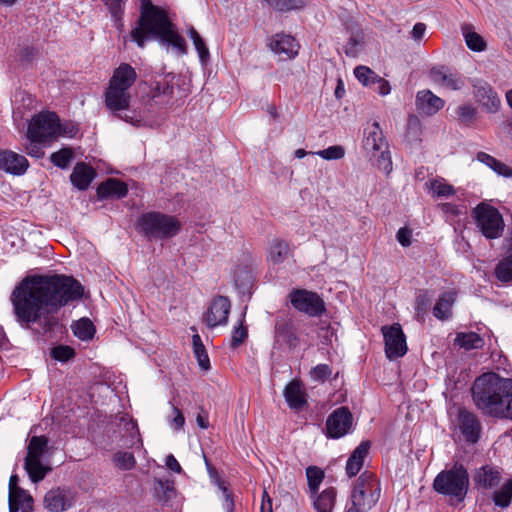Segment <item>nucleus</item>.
<instances>
[{
	"label": "nucleus",
	"instance_id": "obj_1",
	"mask_svg": "<svg viewBox=\"0 0 512 512\" xmlns=\"http://www.w3.org/2000/svg\"><path fill=\"white\" fill-rule=\"evenodd\" d=\"M83 286L72 276L32 275L13 289L10 301L16 321L25 328L41 320L46 308L57 310L83 296Z\"/></svg>",
	"mask_w": 512,
	"mask_h": 512
},
{
	"label": "nucleus",
	"instance_id": "obj_2",
	"mask_svg": "<svg viewBox=\"0 0 512 512\" xmlns=\"http://www.w3.org/2000/svg\"><path fill=\"white\" fill-rule=\"evenodd\" d=\"M130 39L141 48L147 41L157 39L160 44L171 46L176 54H187L185 39L178 33L166 11L154 5L151 0H141L139 23L130 31Z\"/></svg>",
	"mask_w": 512,
	"mask_h": 512
},
{
	"label": "nucleus",
	"instance_id": "obj_3",
	"mask_svg": "<svg viewBox=\"0 0 512 512\" xmlns=\"http://www.w3.org/2000/svg\"><path fill=\"white\" fill-rule=\"evenodd\" d=\"M476 407L485 415L512 420V380L496 373L479 376L472 386Z\"/></svg>",
	"mask_w": 512,
	"mask_h": 512
},
{
	"label": "nucleus",
	"instance_id": "obj_4",
	"mask_svg": "<svg viewBox=\"0 0 512 512\" xmlns=\"http://www.w3.org/2000/svg\"><path fill=\"white\" fill-rule=\"evenodd\" d=\"M182 224L178 218L160 212L143 214L137 223V229L147 238L164 240L173 238L181 230Z\"/></svg>",
	"mask_w": 512,
	"mask_h": 512
},
{
	"label": "nucleus",
	"instance_id": "obj_5",
	"mask_svg": "<svg viewBox=\"0 0 512 512\" xmlns=\"http://www.w3.org/2000/svg\"><path fill=\"white\" fill-rule=\"evenodd\" d=\"M469 475L467 469L455 463L450 469L441 471L434 479V490L442 495L462 501L468 491Z\"/></svg>",
	"mask_w": 512,
	"mask_h": 512
},
{
	"label": "nucleus",
	"instance_id": "obj_6",
	"mask_svg": "<svg viewBox=\"0 0 512 512\" xmlns=\"http://www.w3.org/2000/svg\"><path fill=\"white\" fill-rule=\"evenodd\" d=\"M471 216L477 230L486 239H498L502 236L505 223L497 208L482 202L472 210Z\"/></svg>",
	"mask_w": 512,
	"mask_h": 512
},
{
	"label": "nucleus",
	"instance_id": "obj_7",
	"mask_svg": "<svg viewBox=\"0 0 512 512\" xmlns=\"http://www.w3.org/2000/svg\"><path fill=\"white\" fill-rule=\"evenodd\" d=\"M48 451V438L44 435L32 436L27 446L25 470L32 482L38 483L45 478L51 468L42 463V457Z\"/></svg>",
	"mask_w": 512,
	"mask_h": 512
},
{
	"label": "nucleus",
	"instance_id": "obj_8",
	"mask_svg": "<svg viewBox=\"0 0 512 512\" xmlns=\"http://www.w3.org/2000/svg\"><path fill=\"white\" fill-rule=\"evenodd\" d=\"M128 63H122L110 79L105 91L106 107L113 113L128 108Z\"/></svg>",
	"mask_w": 512,
	"mask_h": 512
},
{
	"label": "nucleus",
	"instance_id": "obj_9",
	"mask_svg": "<svg viewBox=\"0 0 512 512\" xmlns=\"http://www.w3.org/2000/svg\"><path fill=\"white\" fill-rule=\"evenodd\" d=\"M380 486L370 472L362 473L357 479L352 494V507L360 512L369 511L379 500Z\"/></svg>",
	"mask_w": 512,
	"mask_h": 512
},
{
	"label": "nucleus",
	"instance_id": "obj_10",
	"mask_svg": "<svg viewBox=\"0 0 512 512\" xmlns=\"http://www.w3.org/2000/svg\"><path fill=\"white\" fill-rule=\"evenodd\" d=\"M59 132V118L54 112L43 111L36 114L27 129V139L48 141Z\"/></svg>",
	"mask_w": 512,
	"mask_h": 512
},
{
	"label": "nucleus",
	"instance_id": "obj_11",
	"mask_svg": "<svg viewBox=\"0 0 512 512\" xmlns=\"http://www.w3.org/2000/svg\"><path fill=\"white\" fill-rule=\"evenodd\" d=\"M292 306L311 317L322 315L325 311L323 299L313 291L306 289H294L289 293Z\"/></svg>",
	"mask_w": 512,
	"mask_h": 512
},
{
	"label": "nucleus",
	"instance_id": "obj_12",
	"mask_svg": "<svg viewBox=\"0 0 512 512\" xmlns=\"http://www.w3.org/2000/svg\"><path fill=\"white\" fill-rule=\"evenodd\" d=\"M381 331L384 337L386 357L389 360H395L403 357L408 348L406 344V336L401 325L394 323L390 326H383Z\"/></svg>",
	"mask_w": 512,
	"mask_h": 512
},
{
	"label": "nucleus",
	"instance_id": "obj_13",
	"mask_svg": "<svg viewBox=\"0 0 512 512\" xmlns=\"http://www.w3.org/2000/svg\"><path fill=\"white\" fill-rule=\"evenodd\" d=\"M173 87L167 80L161 81L143 80L137 89V96L141 99L154 100L157 104H169Z\"/></svg>",
	"mask_w": 512,
	"mask_h": 512
},
{
	"label": "nucleus",
	"instance_id": "obj_14",
	"mask_svg": "<svg viewBox=\"0 0 512 512\" xmlns=\"http://www.w3.org/2000/svg\"><path fill=\"white\" fill-rule=\"evenodd\" d=\"M353 415L347 407L335 409L327 418L326 434L337 439L348 434L352 429Z\"/></svg>",
	"mask_w": 512,
	"mask_h": 512
},
{
	"label": "nucleus",
	"instance_id": "obj_15",
	"mask_svg": "<svg viewBox=\"0 0 512 512\" xmlns=\"http://www.w3.org/2000/svg\"><path fill=\"white\" fill-rule=\"evenodd\" d=\"M76 501V491L70 487H56L44 496V507L49 512H63L71 508Z\"/></svg>",
	"mask_w": 512,
	"mask_h": 512
},
{
	"label": "nucleus",
	"instance_id": "obj_16",
	"mask_svg": "<svg viewBox=\"0 0 512 512\" xmlns=\"http://www.w3.org/2000/svg\"><path fill=\"white\" fill-rule=\"evenodd\" d=\"M230 309L231 303L227 297H215L204 315L205 323L210 328H214L219 325H225L228 321Z\"/></svg>",
	"mask_w": 512,
	"mask_h": 512
},
{
	"label": "nucleus",
	"instance_id": "obj_17",
	"mask_svg": "<svg viewBox=\"0 0 512 512\" xmlns=\"http://www.w3.org/2000/svg\"><path fill=\"white\" fill-rule=\"evenodd\" d=\"M29 168L27 158L12 150H0V169L4 172L21 176L26 173Z\"/></svg>",
	"mask_w": 512,
	"mask_h": 512
},
{
	"label": "nucleus",
	"instance_id": "obj_18",
	"mask_svg": "<svg viewBox=\"0 0 512 512\" xmlns=\"http://www.w3.org/2000/svg\"><path fill=\"white\" fill-rule=\"evenodd\" d=\"M415 105L421 115L433 116L444 107L445 101L431 90L424 89L417 92Z\"/></svg>",
	"mask_w": 512,
	"mask_h": 512
},
{
	"label": "nucleus",
	"instance_id": "obj_19",
	"mask_svg": "<svg viewBox=\"0 0 512 512\" xmlns=\"http://www.w3.org/2000/svg\"><path fill=\"white\" fill-rule=\"evenodd\" d=\"M430 77L435 84L447 90H460L465 85L464 77L459 73L450 71L444 67L432 68L430 71Z\"/></svg>",
	"mask_w": 512,
	"mask_h": 512
},
{
	"label": "nucleus",
	"instance_id": "obj_20",
	"mask_svg": "<svg viewBox=\"0 0 512 512\" xmlns=\"http://www.w3.org/2000/svg\"><path fill=\"white\" fill-rule=\"evenodd\" d=\"M269 46L281 59L295 58L300 47L296 39L287 34H276L271 39Z\"/></svg>",
	"mask_w": 512,
	"mask_h": 512
},
{
	"label": "nucleus",
	"instance_id": "obj_21",
	"mask_svg": "<svg viewBox=\"0 0 512 512\" xmlns=\"http://www.w3.org/2000/svg\"><path fill=\"white\" fill-rule=\"evenodd\" d=\"M474 97L477 102L489 113H495L500 107V98L493 88L487 83L474 85Z\"/></svg>",
	"mask_w": 512,
	"mask_h": 512
},
{
	"label": "nucleus",
	"instance_id": "obj_22",
	"mask_svg": "<svg viewBox=\"0 0 512 512\" xmlns=\"http://www.w3.org/2000/svg\"><path fill=\"white\" fill-rule=\"evenodd\" d=\"M459 428L468 442L475 443L479 439L481 424L477 417L465 410H459L458 414Z\"/></svg>",
	"mask_w": 512,
	"mask_h": 512
},
{
	"label": "nucleus",
	"instance_id": "obj_23",
	"mask_svg": "<svg viewBox=\"0 0 512 512\" xmlns=\"http://www.w3.org/2000/svg\"><path fill=\"white\" fill-rule=\"evenodd\" d=\"M364 135L363 147L371 156H376V151L388 147L378 122H373L365 128Z\"/></svg>",
	"mask_w": 512,
	"mask_h": 512
},
{
	"label": "nucleus",
	"instance_id": "obj_24",
	"mask_svg": "<svg viewBox=\"0 0 512 512\" xmlns=\"http://www.w3.org/2000/svg\"><path fill=\"white\" fill-rule=\"evenodd\" d=\"M370 449L369 441H362L352 452L346 463V474L356 476L361 470Z\"/></svg>",
	"mask_w": 512,
	"mask_h": 512
},
{
	"label": "nucleus",
	"instance_id": "obj_25",
	"mask_svg": "<svg viewBox=\"0 0 512 512\" xmlns=\"http://www.w3.org/2000/svg\"><path fill=\"white\" fill-rule=\"evenodd\" d=\"M292 253L293 250L288 242L282 239H273L268 246L267 260L273 265L282 264L292 256Z\"/></svg>",
	"mask_w": 512,
	"mask_h": 512
},
{
	"label": "nucleus",
	"instance_id": "obj_26",
	"mask_svg": "<svg viewBox=\"0 0 512 512\" xmlns=\"http://www.w3.org/2000/svg\"><path fill=\"white\" fill-rule=\"evenodd\" d=\"M275 337L278 342L285 343L289 348H295L299 343L293 324L286 319L276 321Z\"/></svg>",
	"mask_w": 512,
	"mask_h": 512
},
{
	"label": "nucleus",
	"instance_id": "obj_27",
	"mask_svg": "<svg viewBox=\"0 0 512 512\" xmlns=\"http://www.w3.org/2000/svg\"><path fill=\"white\" fill-rule=\"evenodd\" d=\"M501 473L498 469L491 466H483L479 468L474 476L477 486L483 489H491L501 482Z\"/></svg>",
	"mask_w": 512,
	"mask_h": 512
},
{
	"label": "nucleus",
	"instance_id": "obj_28",
	"mask_svg": "<svg viewBox=\"0 0 512 512\" xmlns=\"http://www.w3.org/2000/svg\"><path fill=\"white\" fill-rule=\"evenodd\" d=\"M95 177V171L85 163H77L70 175L72 184L79 190H86Z\"/></svg>",
	"mask_w": 512,
	"mask_h": 512
},
{
	"label": "nucleus",
	"instance_id": "obj_29",
	"mask_svg": "<svg viewBox=\"0 0 512 512\" xmlns=\"http://www.w3.org/2000/svg\"><path fill=\"white\" fill-rule=\"evenodd\" d=\"M284 397L291 409L300 410L305 404V392L301 384L293 380L284 388Z\"/></svg>",
	"mask_w": 512,
	"mask_h": 512
},
{
	"label": "nucleus",
	"instance_id": "obj_30",
	"mask_svg": "<svg viewBox=\"0 0 512 512\" xmlns=\"http://www.w3.org/2000/svg\"><path fill=\"white\" fill-rule=\"evenodd\" d=\"M126 192L127 186L123 182L113 178L101 183L97 188V195L100 199L110 197L121 198L126 195Z\"/></svg>",
	"mask_w": 512,
	"mask_h": 512
},
{
	"label": "nucleus",
	"instance_id": "obj_31",
	"mask_svg": "<svg viewBox=\"0 0 512 512\" xmlns=\"http://www.w3.org/2000/svg\"><path fill=\"white\" fill-rule=\"evenodd\" d=\"M154 497L160 503H167L175 495L174 481L169 479H155L153 482Z\"/></svg>",
	"mask_w": 512,
	"mask_h": 512
},
{
	"label": "nucleus",
	"instance_id": "obj_32",
	"mask_svg": "<svg viewBox=\"0 0 512 512\" xmlns=\"http://www.w3.org/2000/svg\"><path fill=\"white\" fill-rule=\"evenodd\" d=\"M9 512H17L20 508L23 509V512H26L28 509H31L32 506V497L22 488L14 491L13 495L9 494Z\"/></svg>",
	"mask_w": 512,
	"mask_h": 512
},
{
	"label": "nucleus",
	"instance_id": "obj_33",
	"mask_svg": "<svg viewBox=\"0 0 512 512\" xmlns=\"http://www.w3.org/2000/svg\"><path fill=\"white\" fill-rule=\"evenodd\" d=\"M336 501V490L327 488L314 498V508L317 512H332Z\"/></svg>",
	"mask_w": 512,
	"mask_h": 512
},
{
	"label": "nucleus",
	"instance_id": "obj_34",
	"mask_svg": "<svg viewBox=\"0 0 512 512\" xmlns=\"http://www.w3.org/2000/svg\"><path fill=\"white\" fill-rule=\"evenodd\" d=\"M476 158L479 162L491 168L498 175L506 178L512 177V168L508 167L505 163L497 160L493 156L485 152H479Z\"/></svg>",
	"mask_w": 512,
	"mask_h": 512
},
{
	"label": "nucleus",
	"instance_id": "obj_35",
	"mask_svg": "<svg viewBox=\"0 0 512 512\" xmlns=\"http://www.w3.org/2000/svg\"><path fill=\"white\" fill-rule=\"evenodd\" d=\"M454 300L455 295L453 292H445L442 294L433 308L434 316L442 320L449 318Z\"/></svg>",
	"mask_w": 512,
	"mask_h": 512
},
{
	"label": "nucleus",
	"instance_id": "obj_36",
	"mask_svg": "<svg viewBox=\"0 0 512 512\" xmlns=\"http://www.w3.org/2000/svg\"><path fill=\"white\" fill-rule=\"evenodd\" d=\"M454 342L465 350L480 349L484 346V340L475 332H459Z\"/></svg>",
	"mask_w": 512,
	"mask_h": 512
},
{
	"label": "nucleus",
	"instance_id": "obj_37",
	"mask_svg": "<svg viewBox=\"0 0 512 512\" xmlns=\"http://www.w3.org/2000/svg\"><path fill=\"white\" fill-rule=\"evenodd\" d=\"M74 335L82 341L91 340L95 334V327L88 318H81L72 325Z\"/></svg>",
	"mask_w": 512,
	"mask_h": 512
},
{
	"label": "nucleus",
	"instance_id": "obj_38",
	"mask_svg": "<svg viewBox=\"0 0 512 512\" xmlns=\"http://www.w3.org/2000/svg\"><path fill=\"white\" fill-rule=\"evenodd\" d=\"M426 185L434 197H449L455 194L454 187L446 183L443 178L433 179Z\"/></svg>",
	"mask_w": 512,
	"mask_h": 512
},
{
	"label": "nucleus",
	"instance_id": "obj_39",
	"mask_svg": "<svg viewBox=\"0 0 512 512\" xmlns=\"http://www.w3.org/2000/svg\"><path fill=\"white\" fill-rule=\"evenodd\" d=\"M193 350L195 357L198 361L199 366L203 370H208L210 368V360L205 349V346L202 343L201 337L199 334H194L192 337Z\"/></svg>",
	"mask_w": 512,
	"mask_h": 512
},
{
	"label": "nucleus",
	"instance_id": "obj_40",
	"mask_svg": "<svg viewBox=\"0 0 512 512\" xmlns=\"http://www.w3.org/2000/svg\"><path fill=\"white\" fill-rule=\"evenodd\" d=\"M306 477L308 482V487L313 496H315L319 490V487L324 479V472L316 467L309 466L306 469Z\"/></svg>",
	"mask_w": 512,
	"mask_h": 512
},
{
	"label": "nucleus",
	"instance_id": "obj_41",
	"mask_svg": "<svg viewBox=\"0 0 512 512\" xmlns=\"http://www.w3.org/2000/svg\"><path fill=\"white\" fill-rule=\"evenodd\" d=\"M495 276L501 282L512 281V255L501 259L495 267Z\"/></svg>",
	"mask_w": 512,
	"mask_h": 512
},
{
	"label": "nucleus",
	"instance_id": "obj_42",
	"mask_svg": "<svg viewBox=\"0 0 512 512\" xmlns=\"http://www.w3.org/2000/svg\"><path fill=\"white\" fill-rule=\"evenodd\" d=\"M363 33L360 29L352 32L344 47L345 54L349 57H356L362 49Z\"/></svg>",
	"mask_w": 512,
	"mask_h": 512
},
{
	"label": "nucleus",
	"instance_id": "obj_43",
	"mask_svg": "<svg viewBox=\"0 0 512 512\" xmlns=\"http://www.w3.org/2000/svg\"><path fill=\"white\" fill-rule=\"evenodd\" d=\"M73 152L70 148H63L50 156L51 162L58 168L66 169L73 160Z\"/></svg>",
	"mask_w": 512,
	"mask_h": 512
},
{
	"label": "nucleus",
	"instance_id": "obj_44",
	"mask_svg": "<svg viewBox=\"0 0 512 512\" xmlns=\"http://www.w3.org/2000/svg\"><path fill=\"white\" fill-rule=\"evenodd\" d=\"M493 499L495 505L502 508L508 507L512 499V480L495 491Z\"/></svg>",
	"mask_w": 512,
	"mask_h": 512
},
{
	"label": "nucleus",
	"instance_id": "obj_45",
	"mask_svg": "<svg viewBox=\"0 0 512 512\" xmlns=\"http://www.w3.org/2000/svg\"><path fill=\"white\" fill-rule=\"evenodd\" d=\"M105 5L108 6L111 17L114 21V26L119 32H123L124 24L122 21L121 3L122 0H103Z\"/></svg>",
	"mask_w": 512,
	"mask_h": 512
},
{
	"label": "nucleus",
	"instance_id": "obj_46",
	"mask_svg": "<svg viewBox=\"0 0 512 512\" xmlns=\"http://www.w3.org/2000/svg\"><path fill=\"white\" fill-rule=\"evenodd\" d=\"M456 115L461 124L469 126L476 120L477 111L470 104H462L457 107Z\"/></svg>",
	"mask_w": 512,
	"mask_h": 512
},
{
	"label": "nucleus",
	"instance_id": "obj_47",
	"mask_svg": "<svg viewBox=\"0 0 512 512\" xmlns=\"http://www.w3.org/2000/svg\"><path fill=\"white\" fill-rule=\"evenodd\" d=\"M354 75L364 86H373L378 75L367 66H357L354 69Z\"/></svg>",
	"mask_w": 512,
	"mask_h": 512
},
{
	"label": "nucleus",
	"instance_id": "obj_48",
	"mask_svg": "<svg viewBox=\"0 0 512 512\" xmlns=\"http://www.w3.org/2000/svg\"><path fill=\"white\" fill-rule=\"evenodd\" d=\"M268 5L278 11H290L302 8L305 0H265Z\"/></svg>",
	"mask_w": 512,
	"mask_h": 512
},
{
	"label": "nucleus",
	"instance_id": "obj_49",
	"mask_svg": "<svg viewBox=\"0 0 512 512\" xmlns=\"http://www.w3.org/2000/svg\"><path fill=\"white\" fill-rule=\"evenodd\" d=\"M188 35L193 41L195 49L199 54L200 60L204 62L209 57V50L206 47L204 40L201 38V36L194 27H191L188 30Z\"/></svg>",
	"mask_w": 512,
	"mask_h": 512
},
{
	"label": "nucleus",
	"instance_id": "obj_50",
	"mask_svg": "<svg viewBox=\"0 0 512 512\" xmlns=\"http://www.w3.org/2000/svg\"><path fill=\"white\" fill-rule=\"evenodd\" d=\"M372 157L375 158L376 165L379 170L383 171L385 174H389L392 171V161L388 147L386 149L376 151V156Z\"/></svg>",
	"mask_w": 512,
	"mask_h": 512
},
{
	"label": "nucleus",
	"instance_id": "obj_51",
	"mask_svg": "<svg viewBox=\"0 0 512 512\" xmlns=\"http://www.w3.org/2000/svg\"><path fill=\"white\" fill-rule=\"evenodd\" d=\"M464 37L469 49L477 52L485 50L486 43L484 39L476 32L465 30Z\"/></svg>",
	"mask_w": 512,
	"mask_h": 512
},
{
	"label": "nucleus",
	"instance_id": "obj_52",
	"mask_svg": "<svg viewBox=\"0 0 512 512\" xmlns=\"http://www.w3.org/2000/svg\"><path fill=\"white\" fill-rule=\"evenodd\" d=\"M244 317L240 320L238 326H235L232 331L230 346L236 348L240 346L248 337L247 327L243 325Z\"/></svg>",
	"mask_w": 512,
	"mask_h": 512
},
{
	"label": "nucleus",
	"instance_id": "obj_53",
	"mask_svg": "<svg viewBox=\"0 0 512 512\" xmlns=\"http://www.w3.org/2000/svg\"><path fill=\"white\" fill-rule=\"evenodd\" d=\"M74 356V349L67 345H59L51 350V357L60 362L69 361Z\"/></svg>",
	"mask_w": 512,
	"mask_h": 512
},
{
	"label": "nucleus",
	"instance_id": "obj_54",
	"mask_svg": "<svg viewBox=\"0 0 512 512\" xmlns=\"http://www.w3.org/2000/svg\"><path fill=\"white\" fill-rule=\"evenodd\" d=\"M325 160H338L344 157L345 149L340 145L330 146L315 153Z\"/></svg>",
	"mask_w": 512,
	"mask_h": 512
},
{
	"label": "nucleus",
	"instance_id": "obj_55",
	"mask_svg": "<svg viewBox=\"0 0 512 512\" xmlns=\"http://www.w3.org/2000/svg\"><path fill=\"white\" fill-rule=\"evenodd\" d=\"M44 142L45 141L43 140L28 139V142L24 146V150L31 157H35L38 159L42 158L45 153L41 144Z\"/></svg>",
	"mask_w": 512,
	"mask_h": 512
},
{
	"label": "nucleus",
	"instance_id": "obj_56",
	"mask_svg": "<svg viewBox=\"0 0 512 512\" xmlns=\"http://www.w3.org/2000/svg\"><path fill=\"white\" fill-rule=\"evenodd\" d=\"M310 374L313 380L324 382L332 374V370L327 364H319L311 369Z\"/></svg>",
	"mask_w": 512,
	"mask_h": 512
},
{
	"label": "nucleus",
	"instance_id": "obj_57",
	"mask_svg": "<svg viewBox=\"0 0 512 512\" xmlns=\"http://www.w3.org/2000/svg\"><path fill=\"white\" fill-rule=\"evenodd\" d=\"M412 231L407 227H402L397 231L396 238L403 247L411 245Z\"/></svg>",
	"mask_w": 512,
	"mask_h": 512
},
{
	"label": "nucleus",
	"instance_id": "obj_58",
	"mask_svg": "<svg viewBox=\"0 0 512 512\" xmlns=\"http://www.w3.org/2000/svg\"><path fill=\"white\" fill-rule=\"evenodd\" d=\"M372 87L382 96L388 95L391 91L389 82L379 76Z\"/></svg>",
	"mask_w": 512,
	"mask_h": 512
},
{
	"label": "nucleus",
	"instance_id": "obj_59",
	"mask_svg": "<svg viewBox=\"0 0 512 512\" xmlns=\"http://www.w3.org/2000/svg\"><path fill=\"white\" fill-rule=\"evenodd\" d=\"M113 463L114 465L121 469V470H127L128 469V456L125 452H117L113 456Z\"/></svg>",
	"mask_w": 512,
	"mask_h": 512
},
{
	"label": "nucleus",
	"instance_id": "obj_60",
	"mask_svg": "<svg viewBox=\"0 0 512 512\" xmlns=\"http://www.w3.org/2000/svg\"><path fill=\"white\" fill-rule=\"evenodd\" d=\"M173 414H174V416L171 419L170 424H171V426L174 427V429L178 430L184 426L185 418H184L182 412L175 406L173 407Z\"/></svg>",
	"mask_w": 512,
	"mask_h": 512
},
{
	"label": "nucleus",
	"instance_id": "obj_61",
	"mask_svg": "<svg viewBox=\"0 0 512 512\" xmlns=\"http://www.w3.org/2000/svg\"><path fill=\"white\" fill-rule=\"evenodd\" d=\"M426 31V25L424 23L418 22L414 25L412 29V38L416 41H420Z\"/></svg>",
	"mask_w": 512,
	"mask_h": 512
},
{
	"label": "nucleus",
	"instance_id": "obj_62",
	"mask_svg": "<svg viewBox=\"0 0 512 512\" xmlns=\"http://www.w3.org/2000/svg\"><path fill=\"white\" fill-rule=\"evenodd\" d=\"M166 466L175 473H181L182 471L179 462L172 454L166 457Z\"/></svg>",
	"mask_w": 512,
	"mask_h": 512
},
{
	"label": "nucleus",
	"instance_id": "obj_63",
	"mask_svg": "<svg viewBox=\"0 0 512 512\" xmlns=\"http://www.w3.org/2000/svg\"><path fill=\"white\" fill-rule=\"evenodd\" d=\"M223 497H224V501H223L224 510L226 512H232L233 508H234V503H233L231 495L228 493V491L225 487L223 488Z\"/></svg>",
	"mask_w": 512,
	"mask_h": 512
},
{
	"label": "nucleus",
	"instance_id": "obj_64",
	"mask_svg": "<svg viewBox=\"0 0 512 512\" xmlns=\"http://www.w3.org/2000/svg\"><path fill=\"white\" fill-rule=\"evenodd\" d=\"M261 512H272L271 499L266 491L263 492V501L261 505Z\"/></svg>",
	"mask_w": 512,
	"mask_h": 512
}]
</instances>
